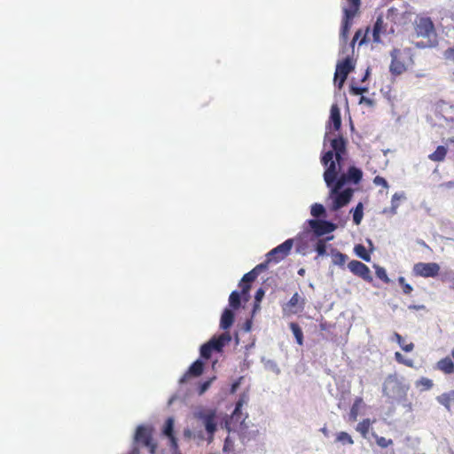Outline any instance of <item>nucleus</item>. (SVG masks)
Segmentation results:
<instances>
[{
	"instance_id": "nucleus-54",
	"label": "nucleus",
	"mask_w": 454,
	"mask_h": 454,
	"mask_svg": "<svg viewBox=\"0 0 454 454\" xmlns=\"http://www.w3.org/2000/svg\"><path fill=\"white\" fill-rule=\"evenodd\" d=\"M445 58L447 59H452L454 60V49H448L446 51H445Z\"/></svg>"
},
{
	"instance_id": "nucleus-33",
	"label": "nucleus",
	"mask_w": 454,
	"mask_h": 454,
	"mask_svg": "<svg viewBox=\"0 0 454 454\" xmlns=\"http://www.w3.org/2000/svg\"><path fill=\"white\" fill-rule=\"evenodd\" d=\"M310 214L312 216L317 218V217H325L326 216V210L324 205L320 203H314L310 207Z\"/></svg>"
},
{
	"instance_id": "nucleus-3",
	"label": "nucleus",
	"mask_w": 454,
	"mask_h": 454,
	"mask_svg": "<svg viewBox=\"0 0 454 454\" xmlns=\"http://www.w3.org/2000/svg\"><path fill=\"white\" fill-rule=\"evenodd\" d=\"M383 395L390 399L401 401L407 394L408 387L396 374L388 375L382 387Z\"/></svg>"
},
{
	"instance_id": "nucleus-23",
	"label": "nucleus",
	"mask_w": 454,
	"mask_h": 454,
	"mask_svg": "<svg viewBox=\"0 0 454 454\" xmlns=\"http://www.w3.org/2000/svg\"><path fill=\"white\" fill-rule=\"evenodd\" d=\"M436 368L446 374H452L454 372V364L450 357H445L438 361Z\"/></svg>"
},
{
	"instance_id": "nucleus-1",
	"label": "nucleus",
	"mask_w": 454,
	"mask_h": 454,
	"mask_svg": "<svg viewBox=\"0 0 454 454\" xmlns=\"http://www.w3.org/2000/svg\"><path fill=\"white\" fill-rule=\"evenodd\" d=\"M324 180L329 189V199L332 200L331 209L338 211L349 203L353 197L352 188H344L348 184H358L363 178V171L356 166H350L347 172L341 171L336 175V168L332 161L327 165V171H324Z\"/></svg>"
},
{
	"instance_id": "nucleus-31",
	"label": "nucleus",
	"mask_w": 454,
	"mask_h": 454,
	"mask_svg": "<svg viewBox=\"0 0 454 454\" xmlns=\"http://www.w3.org/2000/svg\"><path fill=\"white\" fill-rule=\"evenodd\" d=\"M290 329H291L294 336L295 337L296 342L299 345H302L303 344V333H302V330L300 327V325L297 323L292 322V323H290Z\"/></svg>"
},
{
	"instance_id": "nucleus-47",
	"label": "nucleus",
	"mask_w": 454,
	"mask_h": 454,
	"mask_svg": "<svg viewBox=\"0 0 454 454\" xmlns=\"http://www.w3.org/2000/svg\"><path fill=\"white\" fill-rule=\"evenodd\" d=\"M376 442L380 447L387 448V446L392 444L393 442L391 439H387L382 436H376Z\"/></svg>"
},
{
	"instance_id": "nucleus-13",
	"label": "nucleus",
	"mask_w": 454,
	"mask_h": 454,
	"mask_svg": "<svg viewBox=\"0 0 454 454\" xmlns=\"http://www.w3.org/2000/svg\"><path fill=\"white\" fill-rule=\"evenodd\" d=\"M348 268L353 274L362 278L364 280L368 282L372 280L371 270L364 263L356 260H352L348 262Z\"/></svg>"
},
{
	"instance_id": "nucleus-11",
	"label": "nucleus",
	"mask_w": 454,
	"mask_h": 454,
	"mask_svg": "<svg viewBox=\"0 0 454 454\" xmlns=\"http://www.w3.org/2000/svg\"><path fill=\"white\" fill-rule=\"evenodd\" d=\"M413 273L423 278H434L438 276L440 265L436 262H418L413 266Z\"/></svg>"
},
{
	"instance_id": "nucleus-37",
	"label": "nucleus",
	"mask_w": 454,
	"mask_h": 454,
	"mask_svg": "<svg viewBox=\"0 0 454 454\" xmlns=\"http://www.w3.org/2000/svg\"><path fill=\"white\" fill-rule=\"evenodd\" d=\"M376 270V276L380 279H381L384 283L388 284L390 282L389 278L387 277L386 270L379 265H374Z\"/></svg>"
},
{
	"instance_id": "nucleus-2",
	"label": "nucleus",
	"mask_w": 454,
	"mask_h": 454,
	"mask_svg": "<svg viewBox=\"0 0 454 454\" xmlns=\"http://www.w3.org/2000/svg\"><path fill=\"white\" fill-rule=\"evenodd\" d=\"M193 417L203 426L207 434V442L208 443L213 442L220 419L217 410L208 407H198L193 411Z\"/></svg>"
},
{
	"instance_id": "nucleus-59",
	"label": "nucleus",
	"mask_w": 454,
	"mask_h": 454,
	"mask_svg": "<svg viewBox=\"0 0 454 454\" xmlns=\"http://www.w3.org/2000/svg\"><path fill=\"white\" fill-rule=\"evenodd\" d=\"M442 186H443L447 189H452V188H454V181H449V182L443 183L442 184Z\"/></svg>"
},
{
	"instance_id": "nucleus-46",
	"label": "nucleus",
	"mask_w": 454,
	"mask_h": 454,
	"mask_svg": "<svg viewBox=\"0 0 454 454\" xmlns=\"http://www.w3.org/2000/svg\"><path fill=\"white\" fill-rule=\"evenodd\" d=\"M270 262L272 261L267 258L264 262L257 264L253 270H255L257 275H259L261 272H262L268 268V265Z\"/></svg>"
},
{
	"instance_id": "nucleus-24",
	"label": "nucleus",
	"mask_w": 454,
	"mask_h": 454,
	"mask_svg": "<svg viewBox=\"0 0 454 454\" xmlns=\"http://www.w3.org/2000/svg\"><path fill=\"white\" fill-rule=\"evenodd\" d=\"M175 419L173 417H168L164 425H163V427H162V434L164 436H166L167 438L168 437H170V436H173L175 435Z\"/></svg>"
},
{
	"instance_id": "nucleus-53",
	"label": "nucleus",
	"mask_w": 454,
	"mask_h": 454,
	"mask_svg": "<svg viewBox=\"0 0 454 454\" xmlns=\"http://www.w3.org/2000/svg\"><path fill=\"white\" fill-rule=\"evenodd\" d=\"M363 103H364L370 106L374 105V101L372 99L366 98L364 96H362L359 100V104H363Z\"/></svg>"
},
{
	"instance_id": "nucleus-9",
	"label": "nucleus",
	"mask_w": 454,
	"mask_h": 454,
	"mask_svg": "<svg viewBox=\"0 0 454 454\" xmlns=\"http://www.w3.org/2000/svg\"><path fill=\"white\" fill-rule=\"evenodd\" d=\"M346 154L347 153H337L333 154V151L323 152L320 160L325 167V171H327V165L333 161L336 168V175H339L342 171Z\"/></svg>"
},
{
	"instance_id": "nucleus-14",
	"label": "nucleus",
	"mask_w": 454,
	"mask_h": 454,
	"mask_svg": "<svg viewBox=\"0 0 454 454\" xmlns=\"http://www.w3.org/2000/svg\"><path fill=\"white\" fill-rule=\"evenodd\" d=\"M204 371V363L201 359L194 361L188 368L187 372L180 378L179 383L184 384L192 377H198Z\"/></svg>"
},
{
	"instance_id": "nucleus-18",
	"label": "nucleus",
	"mask_w": 454,
	"mask_h": 454,
	"mask_svg": "<svg viewBox=\"0 0 454 454\" xmlns=\"http://www.w3.org/2000/svg\"><path fill=\"white\" fill-rule=\"evenodd\" d=\"M234 319V311L230 308H225L221 315L220 328L223 331H227L233 325Z\"/></svg>"
},
{
	"instance_id": "nucleus-38",
	"label": "nucleus",
	"mask_w": 454,
	"mask_h": 454,
	"mask_svg": "<svg viewBox=\"0 0 454 454\" xmlns=\"http://www.w3.org/2000/svg\"><path fill=\"white\" fill-rule=\"evenodd\" d=\"M215 379H216L215 376H214V377L203 381L202 383H200V385L198 387L199 395H204L207 392V390L210 387V386L212 385V383L214 382V380Z\"/></svg>"
},
{
	"instance_id": "nucleus-45",
	"label": "nucleus",
	"mask_w": 454,
	"mask_h": 454,
	"mask_svg": "<svg viewBox=\"0 0 454 454\" xmlns=\"http://www.w3.org/2000/svg\"><path fill=\"white\" fill-rule=\"evenodd\" d=\"M368 91V88L367 87H359V86H356V85H350V88H349V92L352 94V95H360L362 93H364V92H367Z\"/></svg>"
},
{
	"instance_id": "nucleus-55",
	"label": "nucleus",
	"mask_w": 454,
	"mask_h": 454,
	"mask_svg": "<svg viewBox=\"0 0 454 454\" xmlns=\"http://www.w3.org/2000/svg\"><path fill=\"white\" fill-rule=\"evenodd\" d=\"M401 348L405 352H411L414 348V344L413 343H409V344H406V345H402Z\"/></svg>"
},
{
	"instance_id": "nucleus-27",
	"label": "nucleus",
	"mask_w": 454,
	"mask_h": 454,
	"mask_svg": "<svg viewBox=\"0 0 454 454\" xmlns=\"http://www.w3.org/2000/svg\"><path fill=\"white\" fill-rule=\"evenodd\" d=\"M333 239V236L327 237L325 239H319L316 246H315V251L317 252V255L324 256L326 254V249H327V241L332 240Z\"/></svg>"
},
{
	"instance_id": "nucleus-60",
	"label": "nucleus",
	"mask_w": 454,
	"mask_h": 454,
	"mask_svg": "<svg viewBox=\"0 0 454 454\" xmlns=\"http://www.w3.org/2000/svg\"><path fill=\"white\" fill-rule=\"evenodd\" d=\"M363 35V30L357 29L354 35V41H357Z\"/></svg>"
},
{
	"instance_id": "nucleus-49",
	"label": "nucleus",
	"mask_w": 454,
	"mask_h": 454,
	"mask_svg": "<svg viewBox=\"0 0 454 454\" xmlns=\"http://www.w3.org/2000/svg\"><path fill=\"white\" fill-rule=\"evenodd\" d=\"M400 14L399 10L395 7H391L387 11V19L395 20V18Z\"/></svg>"
},
{
	"instance_id": "nucleus-48",
	"label": "nucleus",
	"mask_w": 454,
	"mask_h": 454,
	"mask_svg": "<svg viewBox=\"0 0 454 454\" xmlns=\"http://www.w3.org/2000/svg\"><path fill=\"white\" fill-rule=\"evenodd\" d=\"M373 183L376 184V185H381L382 187L384 188H388V183L387 181L380 176H376L373 179Z\"/></svg>"
},
{
	"instance_id": "nucleus-57",
	"label": "nucleus",
	"mask_w": 454,
	"mask_h": 454,
	"mask_svg": "<svg viewBox=\"0 0 454 454\" xmlns=\"http://www.w3.org/2000/svg\"><path fill=\"white\" fill-rule=\"evenodd\" d=\"M184 436L186 438V439H191L192 436H193V433L192 432L191 429L189 428H185L184 430Z\"/></svg>"
},
{
	"instance_id": "nucleus-61",
	"label": "nucleus",
	"mask_w": 454,
	"mask_h": 454,
	"mask_svg": "<svg viewBox=\"0 0 454 454\" xmlns=\"http://www.w3.org/2000/svg\"><path fill=\"white\" fill-rule=\"evenodd\" d=\"M128 454H140L138 446H133Z\"/></svg>"
},
{
	"instance_id": "nucleus-5",
	"label": "nucleus",
	"mask_w": 454,
	"mask_h": 454,
	"mask_svg": "<svg viewBox=\"0 0 454 454\" xmlns=\"http://www.w3.org/2000/svg\"><path fill=\"white\" fill-rule=\"evenodd\" d=\"M348 4V7H343V18L341 21V27L340 33V42L341 44L347 43L350 27L352 26L353 19L356 15L361 0H346Z\"/></svg>"
},
{
	"instance_id": "nucleus-20",
	"label": "nucleus",
	"mask_w": 454,
	"mask_h": 454,
	"mask_svg": "<svg viewBox=\"0 0 454 454\" xmlns=\"http://www.w3.org/2000/svg\"><path fill=\"white\" fill-rule=\"evenodd\" d=\"M333 154L337 153H347V141L342 136L329 139Z\"/></svg>"
},
{
	"instance_id": "nucleus-29",
	"label": "nucleus",
	"mask_w": 454,
	"mask_h": 454,
	"mask_svg": "<svg viewBox=\"0 0 454 454\" xmlns=\"http://www.w3.org/2000/svg\"><path fill=\"white\" fill-rule=\"evenodd\" d=\"M304 304L305 300L301 298L298 293H295L287 302L286 307L294 309L296 308L297 306H300V309H303Z\"/></svg>"
},
{
	"instance_id": "nucleus-22",
	"label": "nucleus",
	"mask_w": 454,
	"mask_h": 454,
	"mask_svg": "<svg viewBox=\"0 0 454 454\" xmlns=\"http://www.w3.org/2000/svg\"><path fill=\"white\" fill-rule=\"evenodd\" d=\"M436 401L444 406L447 411H450V405L454 403V390L443 393L436 396Z\"/></svg>"
},
{
	"instance_id": "nucleus-50",
	"label": "nucleus",
	"mask_w": 454,
	"mask_h": 454,
	"mask_svg": "<svg viewBox=\"0 0 454 454\" xmlns=\"http://www.w3.org/2000/svg\"><path fill=\"white\" fill-rule=\"evenodd\" d=\"M168 439L169 440L170 447L173 449L174 453H176V451H179L176 437L175 435H173V436L168 437Z\"/></svg>"
},
{
	"instance_id": "nucleus-39",
	"label": "nucleus",
	"mask_w": 454,
	"mask_h": 454,
	"mask_svg": "<svg viewBox=\"0 0 454 454\" xmlns=\"http://www.w3.org/2000/svg\"><path fill=\"white\" fill-rule=\"evenodd\" d=\"M370 428V420L364 419L362 422L357 424L356 430L363 435L365 436L369 432Z\"/></svg>"
},
{
	"instance_id": "nucleus-34",
	"label": "nucleus",
	"mask_w": 454,
	"mask_h": 454,
	"mask_svg": "<svg viewBox=\"0 0 454 454\" xmlns=\"http://www.w3.org/2000/svg\"><path fill=\"white\" fill-rule=\"evenodd\" d=\"M354 252L362 260H364L365 262L371 261V255L367 252V250L364 245H362V244L356 245L354 247Z\"/></svg>"
},
{
	"instance_id": "nucleus-26",
	"label": "nucleus",
	"mask_w": 454,
	"mask_h": 454,
	"mask_svg": "<svg viewBox=\"0 0 454 454\" xmlns=\"http://www.w3.org/2000/svg\"><path fill=\"white\" fill-rule=\"evenodd\" d=\"M353 222L356 225L361 223L364 216V206L362 202H359L355 208L351 209Z\"/></svg>"
},
{
	"instance_id": "nucleus-52",
	"label": "nucleus",
	"mask_w": 454,
	"mask_h": 454,
	"mask_svg": "<svg viewBox=\"0 0 454 454\" xmlns=\"http://www.w3.org/2000/svg\"><path fill=\"white\" fill-rule=\"evenodd\" d=\"M145 447L148 448L149 452L151 454H155L157 450V444L153 442V439L149 441L148 445H144Z\"/></svg>"
},
{
	"instance_id": "nucleus-15",
	"label": "nucleus",
	"mask_w": 454,
	"mask_h": 454,
	"mask_svg": "<svg viewBox=\"0 0 454 454\" xmlns=\"http://www.w3.org/2000/svg\"><path fill=\"white\" fill-rule=\"evenodd\" d=\"M399 54L400 51L397 49H394L390 53L392 60L389 67V71L392 74L395 75H399L406 70L404 64L398 60Z\"/></svg>"
},
{
	"instance_id": "nucleus-30",
	"label": "nucleus",
	"mask_w": 454,
	"mask_h": 454,
	"mask_svg": "<svg viewBox=\"0 0 454 454\" xmlns=\"http://www.w3.org/2000/svg\"><path fill=\"white\" fill-rule=\"evenodd\" d=\"M335 442H340L341 445L351 446L354 444L352 436L347 432L343 431L337 433Z\"/></svg>"
},
{
	"instance_id": "nucleus-35",
	"label": "nucleus",
	"mask_w": 454,
	"mask_h": 454,
	"mask_svg": "<svg viewBox=\"0 0 454 454\" xmlns=\"http://www.w3.org/2000/svg\"><path fill=\"white\" fill-rule=\"evenodd\" d=\"M383 20L381 17H379L373 25L372 36L374 42H380V34L381 32Z\"/></svg>"
},
{
	"instance_id": "nucleus-17",
	"label": "nucleus",
	"mask_w": 454,
	"mask_h": 454,
	"mask_svg": "<svg viewBox=\"0 0 454 454\" xmlns=\"http://www.w3.org/2000/svg\"><path fill=\"white\" fill-rule=\"evenodd\" d=\"M332 125L334 130H339L341 127L340 110L336 104L331 106L327 129H330Z\"/></svg>"
},
{
	"instance_id": "nucleus-41",
	"label": "nucleus",
	"mask_w": 454,
	"mask_h": 454,
	"mask_svg": "<svg viewBox=\"0 0 454 454\" xmlns=\"http://www.w3.org/2000/svg\"><path fill=\"white\" fill-rule=\"evenodd\" d=\"M398 283L401 286L404 294H410L413 291V287L406 282L404 277H399Z\"/></svg>"
},
{
	"instance_id": "nucleus-7",
	"label": "nucleus",
	"mask_w": 454,
	"mask_h": 454,
	"mask_svg": "<svg viewBox=\"0 0 454 454\" xmlns=\"http://www.w3.org/2000/svg\"><path fill=\"white\" fill-rule=\"evenodd\" d=\"M414 29L417 37L427 38L429 42L436 35L434 23L428 17L418 18L414 22Z\"/></svg>"
},
{
	"instance_id": "nucleus-8",
	"label": "nucleus",
	"mask_w": 454,
	"mask_h": 454,
	"mask_svg": "<svg viewBox=\"0 0 454 454\" xmlns=\"http://www.w3.org/2000/svg\"><path fill=\"white\" fill-rule=\"evenodd\" d=\"M306 223L308 224L309 231L317 238L331 233L337 228L335 223L327 220L309 219Z\"/></svg>"
},
{
	"instance_id": "nucleus-6",
	"label": "nucleus",
	"mask_w": 454,
	"mask_h": 454,
	"mask_svg": "<svg viewBox=\"0 0 454 454\" xmlns=\"http://www.w3.org/2000/svg\"><path fill=\"white\" fill-rule=\"evenodd\" d=\"M355 68L352 59L348 56L336 65L334 74V84L338 89H341L347 80L348 75Z\"/></svg>"
},
{
	"instance_id": "nucleus-40",
	"label": "nucleus",
	"mask_w": 454,
	"mask_h": 454,
	"mask_svg": "<svg viewBox=\"0 0 454 454\" xmlns=\"http://www.w3.org/2000/svg\"><path fill=\"white\" fill-rule=\"evenodd\" d=\"M395 358L399 364H404L409 367L413 366V361L411 359L405 358V356L402 355L400 352L395 353Z\"/></svg>"
},
{
	"instance_id": "nucleus-51",
	"label": "nucleus",
	"mask_w": 454,
	"mask_h": 454,
	"mask_svg": "<svg viewBox=\"0 0 454 454\" xmlns=\"http://www.w3.org/2000/svg\"><path fill=\"white\" fill-rule=\"evenodd\" d=\"M265 294V292L262 288H259L254 294V301L255 303H260Z\"/></svg>"
},
{
	"instance_id": "nucleus-21",
	"label": "nucleus",
	"mask_w": 454,
	"mask_h": 454,
	"mask_svg": "<svg viewBox=\"0 0 454 454\" xmlns=\"http://www.w3.org/2000/svg\"><path fill=\"white\" fill-rule=\"evenodd\" d=\"M242 298L247 301L246 296L241 292L232 291L229 297V305L232 310L238 309L241 306Z\"/></svg>"
},
{
	"instance_id": "nucleus-16",
	"label": "nucleus",
	"mask_w": 454,
	"mask_h": 454,
	"mask_svg": "<svg viewBox=\"0 0 454 454\" xmlns=\"http://www.w3.org/2000/svg\"><path fill=\"white\" fill-rule=\"evenodd\" d=\"M258 275L256 274L255 270H252L249 272L246 273L240 282L239 286L242 289V294L246 296V300H248L249 297V291L251 288V283L256 279Z\"/></svg>"
},
{
	"instance_id": "nucleus-4",
	"label": "nucleus",
	"mask_w": 454,
	"mask_h": 454,
	"mask_svg": "<svg viewBox=\"0 0 454 454\" xmlns=\"http://www.w3.org/2000/svg\"><path fill=\"white\" fill-rule=\"evenodd\" d=\"M231 336L226 332L218 335H214L200 346V356L203 359H209L213 352H221L223 348L231 342Z\"/></svg>"
},
{
	"instance_id": "nucleus-64",
	"label": "nucleus",
	"mask_w": 454,
	"mask_h": 454,
	"mask_svg": "<svg viewBox=\"0 0 454 454\" xmlns=\"http://www.w3.org/2000/svg\"><path fill=\"white\" fill-rule=\"evenodd\" d=\"M369 75H370V69L367 68L366 71H365L364 75L363 76V78L361 80V82H364L368 79Z\"/></svg>"
},
{
	"instance_id": "nucleus-58",
	"label": "nucleus",
	"mask_w": 454,
	"mask_h": 454,
	"mask_svg": "<svg viewBox=\"0 0 454 454\" xmlns=\"http://www.w3.org/2000/svg\"><path fill=\"white\" fill-rule=\"evenodd\" d=\"M394 338L400 346L403 345V337L398 333H394Z\"/></svg>"
},
{
	"instance_id": "nucleus-56",
	"label": "nucleus",
	"mask_w": 454,
	"mask_h": 454,
	"mask_svg": "<svg viewBox=\"0 0 454 454\" xmlns=\"http://www.w3.org/2000/svg\"><path fill=\"white\" fill-rule=\"evenodd\" d=\"M196 437H197L199 440H206V441H207V434H206V431L200 430V431L197 433Z\"/></svg>"
},
{
	"instance_id": "nucleus-36",
	"label": "nucleus",
	"mask_w": 454,
	"mask_h": 454,
	"mask_svg": "<svg viewBox=\"0 0 454 454\" xmlns=\"http://www.w3.org/2000/svg\"><path fill=\"white\" fill-rule=\"evenodd\" d=\"M333 264L338 265V266H343L345 264L346 261L348 260V255L345 254H342L339 251H334V253L333 254Z\"/></svg>"
},
{
	"instance_id": "nucleus-44",
	"label": "nucleus",
	"mask_w": 454,
	"mask_h": 454,
	"mask_svg": "<svg viewBox=\"0 0 454 454\" xmlns=\"http://www.w3.org/2000/svg\"><path fill=\"white\" fill-rule=\"evenodd\" d=\"M264 365H265L266 369L270 370L271 372H275L276 374L280 373V369L274 360H270V359L266 360L264 363Z\"/></svg>"
},
{
	"instance_id": "nucleus-62",
	"label": "nucleus",
	"mask_w": 454,
	"mask_h": 454,
	"mask_svg": "<svg viewBox=\"0 0 454 454\" xmlns=\"http://www.w3.org/2000/svg\"><path fill=\"white\" fill-rule=\"evenodd\" d=\"M239 387V381L233 382L232 385H231V393L236 392V390L238 389Z\"/></svg>"
},
{
	"instance_id": "nucleus-10",
	"label": "nucleus",
	"mask_w": 454,
	"mask_h": 454,
	"mask_svg": "<svg viewBox=\"0 0 454 454\" xmlns=\"http://www.w3.org/2000/svg\"><path fill=\"white\" fill-rule=\"evenodd\" d=\"M294 245V239H288L285 240L282 244L277 246L273 249H271L270 252L267 253L266 257L270 260L279 262L281 260H283L285 257H286Z\"/></svg>"
},
{
	"instance_id": "nucleus-32",
	"label": "nucleus",
	"mask_w": 454,
	"mask_h": 454,
	"mask_svg": "<svg viewBox=\"0 0 454 454\" xmlns=\"http://www.w3.org/2000/svg\"><path fill=\"white\" fill-rule=\"evenodd\" d=\"M434 386L433 380L425 377L420 378L415 382V387L421 392L430 390Z\"/></svg>"
},
{
	"instance_id": "nucleus-12",
	"label": "nucleus",
	"mask_w": 454,
	"mask_h": 454,
	"mask_svg": "<svg viewBox=\"0 0 454 454\" xmlns=\"http://www.w3.org/2000/svg\"><path fill=\"white\" fill-rule=\"evenodd\" d=\"M153 429L151 426H137L133 435L132 447L137 446L138 443L148 445L149 441L153 439Z\"/></svg>"
},
{
	"instance_id": "nucleus-28",
	"label": "nucleus",
	"mask_w": 454,
	"mask_h": 454,
	"mask_svg": "<svg viewBox=\"0 0 454 454\" xmlns=\"http://www.w3.org/2000/svg\"><path fill=\"white\" fill-rule=\"evenodd\" d=\"M404 200L405 199V193L403 192H395L393 196H392V199H391V207L389 209V212L391 213V215H396L397 213V208L399 207V203L398 201L400 200Z\"/></svg>"
},
{
	"instance_id": "nucleus-43",
	"label": "nucleus",
	"mask_w": 454,
	"mask_h": 454,
	"mask_svg": "<svg viewBox=\"0 0 454 454\" xmlns=\"http://www.w3.org/2000/svg\"><path fill=\"white\" fill-rule=\"evenodd\" d=\"M362 403V398L360 397H357L352 407H351V410H350V418L353 419H356V417H357V414H358V409H359V406L360 404Z\"/></svg>"
},
{
	"instance_id": "nucleus-19",
	"label": "nucleus",
	"mask_w": 454,
	"mask_h": 454,
	"mask_svg": "<svg viewBox=\"0 0 454 454\" xmlns=\"http://www.w3.org/2000/svg\"><path fill=\"white\" fill-rule=\"evenodd\" d=\"M242 406H243V400L239 399L236 403L235 408H234L231 417L229 418L227 416H225L226 418H225L224 421L221 423L222 427H224L228 431H230V421L231 420H236V421L239 420V416L241 415Z\"/></svg>"
},
{
	"instance_id": "nucleus-25",
	"label": "nucleus",
	"mask_w": 454,
	"mask_h": 454,
	"mask_svg": "<svg viewBox=\"0 0 454 454\" xmlns=\"http://www.w3.org/2000/svg\"><path fill=\"white\" fill-rule=\"evenodd\" d=\"M447 148L443 145L437 146L436 150L429 154L428 158L433 161H442L446 156Z\"/></svg>"
},
{
	"instance_id": "nucleus-63",
	"label": "nucleus",
	"mask_w": 454,
	"mask_h": 454,
	"mask_svg": "<svg viewBox=\"0 0 454 454\" xmlns=\"http://www.w3.org/2000/svg\"><path fill=\"white\" fill-rule=\"evenodd\" d=\"M251 327H252V322L251 321H247L245 323V325H244V330L246 332H249L251 330Z\"/></svg>"
},
{
	"instance_id": "nucleus-42",
	"label": "nucleus",
	"mask_w": 454,
	"mask_h": 454,
	"mask_svg": "<svg viewBox=\"0 0 454 454\" xmlns=\"http://www.w3.org/2000/svg\"><path fill=\"white\" fill-rule=\"evenodd\" d=\"M259 431L258 430H253V431H249L247 433H242L241 435H240V439L242 441V442H247L251 440H254L256 435L258 434Z\"/></svg>"
}]
</instances>
